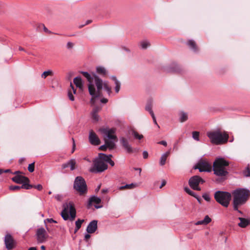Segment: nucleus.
<instances>
[{"instance_id": "obj_1", "label": "nucleus", "mask_w": 250, "mask_h": 250, "mask_svg": "<svg viewBox=\"0 0 250 250\" xmlns=\"http://www.w3.org/2000/svg\"><path fill=\"white\" fill-rule=\"evenodd\" d=\"M80 73L88 82V91L89 94L92 96L90 102L94 104V99L101 96V90L103 88V80L94 73H92V74L85 71H81Z\"/></svg>"}, {"instance_id": "obj_2", "label": "nucleus", "mask_w": 250, "mask_h": 250, "mask_svg": "<svg viewBox=\"0 0 250 250\" xmlns=\"http://www.w3.org/2000/svg\"><path fill=\"white\" fill-rule=\"evenodd\" d=\"M100 131L104 135L105 144L100 146L99 149L103 151H105L107 148H109V149H114L115 147V144L112 140L117 139V136L115 135L116 129L114 128H103L100 129Z\"/></svg>"}, {"instance_id": "obj_3", "label": "nucleus", "mask_w": 250, "mask_h": 250, "mask_svg": "<svg viewBox=\"0 0 250 250\" xmlns=\"http://www.w3.org/2000/svg\"><path fill=\"white\" fill-rule=\"evenodd\" d=\"M233 208L237 210V206L244 205L250 196V190L247 188H239L233 192Z\"/></svg>"}, {"instance_id": "obj_4", "label": "nucleus", "mask_w": 250, "mask_h": 250, "mask_svg": "<svg viewBox=\"0 0 250 250\" xmlns=\"http://www.w3.org/2000/svg\"><path fill=\"white\" fill-rule=\"evenodd\" d=\"M207 136L209 139L210 143L215 145L226 144L229 139L228 134L225 131L222 132L218 129L207 132Z\"/></svg>"}, {"instance_id": "obj_5", "label": "nucleus", "mask_w": 250, "mask_h": 250, "mask_svg": "<svg viewBox=\"0 0 250 250\" xmlns=\"http://www.w3.org/2000/svg\"><path fill=\"white\" fill-rule=\"evenodd\" d=\"M229 165V162L223 158H218L213 162V171L214 174L220 177L227 175L228 172L226 167Z\"/></svg>"}, {"instance_id": "obj_6", "label": "nucleus", "mask_w": 250, "mask_h": 250, "mask_svg": "<svg viewBox=\"0 0 250 250\" xmlns=\"http://www.w3.org/2000/svg\"><path fill=\"white\" fill-rule=\"evenodd\" d=\"M62 208L61 213L62 219L65 221H73L76 217V210L73 203L72 202H65L63 204Z\"/></svg>"}, {"instance_id": "obj_7", "label": "nucleus", "mask_w": 250, "mask_h": 250, "mask_svg": "<svg viewBox=\"0 0 250 250\" xmlns=\"http://www.w3.org/2000/svg\"><path fill=\"white\" fill-rule=\"evenodd\" d=\"M231 197V194L227 191L218 190L214 193V199L216 202L226 208L229 206Z\"/></svg>"}, {"instance_id": "obj_8", "label": "nucleus", "mask_w": 250, "mask_h": 250, "mask_svg": "<svg viewBox=\"0 0 250 250\" xmlns=\"http://www.w3.org/2000/svg\"><path fill=\"white\" fill-rule=\"evenodd\" d=\"M73 188L80 192V195L85 193L87 192V186L85 180L82 176L76 177Z\"/></svg>"}, {"instance_id": "obj_9", "label": "nucleus", "mask_w": 250, "mask_h": 250, "mask_svg": "<svg viewBox=\"0 0 250 250\" xmlns=\"http://www.w3.org/2000/svg\"><path fill=\"white\" fill-rule=\"evenodd\" d=\"M93 167L89 169L90 172L92 173L102 172L107 169L108 166L101 159L97 157L93 161Z\"/></svg>"}, {"instance_id": "obj_10", "label": "nucleus", "mask_w": 250, "mask_h": 250, "mask_svg": "<svg viewBox=\"0 0 250 250\" xmlns=\"http://www.w3.org/2000/svg\"><path fill=\"white\" fill-rule=\"evenodd\" d=\"M205 181L201 177L195 175L190 178L188 180L189 187L193 190L200 191L201 188L199 187L200 184H203Z\"/></svg>"}, {"instance_id": "obj_11", "label": "nucleus", "mask_w": 250, "mask_h": 250, "mask_svg": "<svg viewBox=\"0 0 250 250\" xmlns=\"http://www.w3.org/2000/svg\"><path fill=\"white\" fill-rule=\"evenodd\" d=\"M120 143L123 147L126 150L127 153H137L139 151V148H133L129 144L128 141L125 137H121L120 139Z\"/></svg>"}, {"instance_id": "obj_12", "label": "nucleus", "mask_w": 250, "mask_h": 250, "mask_svg": "<svg viewBox=\"0 0 250 250\" xmlns=\"http://www.w3.org/2000/svg\"><path fill=\"white\" fill-rule=\"evenodd\" d=\"M195 169H198L200 172H210L211 170V166L208 162L202 161L198 163Z\"/></svg>"}, {"instance_id": "obj_13", "label": "nucleus", "mask_w": 250, "mask_h": 250, "mask_svg": "<svg viewBox=\"0 0 250 250\" xmlns=\"http://www.w3.org/2000/svg\"><path fill=\"white\" fill-rule=\"evenodd\" d=\"M36 235L38 242L41 243L45 242L48 236L46 231L43 228L37 229Z\"/></svg>"}, {"instance_id": "obj_14", "label": "nucleus", "mask_w": 250, "mask_h": 250, "mask_svg": "<svg viewBox=\"0 0 250 250\" xmlns=\"http://www.w3.org/2000/svg\"><path fill=\"white\" fill-rule=\"evenodd\" d=\"M88 139L89 143L94 146H98L101 143L100 139L97 134L92 130L89 131Z\"/></svg>"}, {"instance_id": "obj_15", "label": "nucleus", "mask_w": 250, "mask_h": 250, "mask_svg": "<svg viewBox=\"0 0 250 250\" xmlns=\"http://www.w3.org/2000/svg\"><path fill=\"white\" fill-rule=\"evenodd\" d=\"M5 247L8 250H11L14 246V240L10 234H7L4 238Z\"/></svg>"}, {"instance_id": "obj_16", "label": "nucleus", "mask_w": 250, "mask_h": 250, "mask_svg": "<svg viewBox=\"0 0 250 250\" xmlns=\"http://www.w3.org/2000/svg\"><path fill=\"white\" fill-rule=\"evenodd\" d=\"M98 221L96 220H92L88 225L86 231L89 233H93L96 231L97 229Z\"/></svg>"}, {"instance_id": "obj_17", "label": "nucleus", "mask_w": 250, "mask_h": 250, "mask_svg": "<svg viewBox=\"0 0 250 250\" xmlns=\"http://www.w3.org/2000/svg\"><path fill=\"white\" fill-rule=\"evenodd\" d=\"M101 202V199L100 198L95 196L92 195L90 197L87 202L86 207L88 209H89L92 205V203H95L99 204Z\"/></svg>"}, {"instance_id": "obj_18", "label": "nucleus", "mask_w": 250, "mask_h": 250, "mask_svg": "<svg viewBox=\"0 0 250 250\" xmlns=\"http://www.w3.org/2000/svg\"><path fill=\"white\" fill-rule=\"evenodd\" d=\"M182 70V69L181 66L175 63H172L171 66L168 67L167 69V71L168 72L180 73Z\"/></svg>"}, {"instance_id": "obj_19", "label": "nucleus", "mask_w": 250, "mask_h": 250, "mask_svg": "<svg viewBox=\"0 0 250 250\" xmlns=\"http://www.w3.org/2000/svg\"><path fill=\"white\" fill-rule=\"evenodd\" d=\"M73 83L80 89L82 90L83 87V82L80 76L75 77L73 80Z\"/></svg>"}, {"instance_id": "obj_20", "label": "nucleus", "mask_w": 250, "mask_h": 250, "mask_svg": "<svg viewBox=\"0 0 250 250\" xmlns=\"http://www.w3.org/2000/svg\"><path fill=\"white\" fill-rule=\"evenodd\" d=\"M238 219L240 221V222L238 223V225L241 228H246L247 226L250 224V221L247 219L239 217Z\"/></svg>"}, {"instance_id": "obj_21", "label": "nucleus", "mask_w": 250, "mask_h": 250, "mask_svg": "<svg viewBox=\"0 0 250 250\" xmlns=\"http://www.w3.org/2000/svg\"><path fill=\"white\" fill-rule=\"evenodd\" d=\"M211 221V219L208 215L205 216L204 219L195 223V225H206Z\"/></svg>"}, {"instance_id": "obj_22", "label": "nucleus", "mask_w": 250, "mask_h": 250, "mask_svg": "<svg viewBox=\"0 0 250 250\" xmlns=\"http://www.w3.org/2000/svg\"><path fill=\"white\" fill-rule=\"evenodd\" d=\"M179 122L181 123H183L186 122L188 119V114L187 113L181 111L179 113Z\"/></svg>"}, {"instance_id": "obj_23", "label": "nucleus", "mask_w": 250, "mask_h": 250, "mask_svg": "<svg viewBox=\"0 0 250 250\" xmlns=\"http://www.w3.org/2000/svg\"><path fill=\"white\" fill-rule=\"evenodd\" d=\"M187 45L189 47L190 49L192 50L194 52H197V47L195 42L193 40H188L187 42Z\"/></svg>"}, {"instance_id": "obj_24", "label": "nucleus", "mask_w": 250, "mask_h": 250, "mask_svg": "<svg viewBox=\"0 0 250 250\" xmlns=\"http://www.w3.org/2000/svg\"><path fill=\"white\" fill-rule=\"evenodd\" d=\"M112 157V155L111 154H109V155H107L104 153H100L99 154L98 157H97V158L101 159V160H102V161H103V162L105 161L106 163H107Z\"/></svg>"}, {"instance_id": "obj_25", "label": "nucleus", "mask_w": 250, "mask_h": 250, "mask_svg": "<svg viewBox=\"0 0 250 250\" xmlns=\"http://www.w3.org/2000/svg\"><path fill=\"white\" fill-rule=\"evenodd\" d=\"M169 154V152L167 151L162 155L160 160V165L161 166H164L165 164L167 158Z\"/></svg>"}, {"instance_id": "obj_26", "label": "nucleus", "mask_w": 250, "mask_h": 250, "mask_svg": "<svg viewBox=\"0 0 250 250\" xmlns=\"http://www.w3.org/2000/svg\"><path fill=\"white\" fill-rule=\"evenodd\" d=\"M84 222L83 219H78L75 222V228L74 229V233H76L78 230L81 228L82 223Z\"/></svg>"}, {"instance_id": "obj_27", "label": "nucleus", "mask_w": 250, "mask_h": 250, "mask_svg": "<svg viewBox=\"0 0 250 250\" xmlns=\"http://www.w3.org/2000/svg\"><path fill=\"white\" fill-rule=\"evenodd\" d=\"M152 101L151 100H149L147 102V104L145 107V109L148 112H149L151 115L154 114L153 110H152Z\"/></svg>"}, {"instance_id": "obj_28", "label": "nucleus", "mask_w": 250, "mask_h": 250, "mask_svg": "<svg viewBox=\"0 0 250 250\" xmlns=\"http://www.w3.org/2000/svg\"><path fill=\"white\" fill-rule=\"evenodd\" d=\"M130 134H131L134 138V139L141 140L143 138V135L142 134H139L135 130L132 129L129 131Z\"/></svg>"}, {"instance_id": "obj_29", "label": "nucleus", "mask_w": 250, "mask_h": 250, "mask_svg": "<svg viewBox=\"0 0 250 250\" xmlns=\"http://www.w3.org/2000/svg\"><path fill=\"white\" fill-rule=\"evenodd\" d=\"M137 186L136 184L131 183L130 184H126L125 186L120 187L119 188V189L120 190H123L125 188L127 189H133L135 188Z\"/></svg>"}, {"instance_id": "obj_30", "label": "nucleus", "mask_w": 250, "mask_h": 250, "mask_svg": "<svg viewBox=\"0 0 250 250\" xmlns=\"http://www.w3.org/2000/svg\"><path fill=\"white\" fill-rule=\"evenodd\" d=\"M22 175H16L12 178V180L17 184H22L23 183Z\"/></svg>"}, {"instance_id": "obj_31", "label": "nucleus", "mask_w": 250, "mask_h": 250, "mask_svg": "<svg viewBox=\"0 0 250 250\" xmlns=\"http://www.w3.org/2000/svg\"><path fill=\"white\" fill-rule=\"evenodd\" d=\"M96 72L97 73L103 75H105L106 74L105 68L101 66H99L96 67Z\"/></svg>"}, {"instance_id": "obj_32", "label": "nucleus", "mask_w": 250, "mask_h": 250, "mask_svg": "<svg viewBox=\"0 0 250 250\" xmlns=\"http://www.w3.org/2000/svg\"><path fill=\"white\" fill-rule=\"evenodd\" d=\"M104 86V88L106 90V91L107 92L108 95H109L110 93H111V87L108 85V83L107 82H104V83L103 82V87Z\"/></svg>"}, {"instance_id": "obj_33", "label": "nucleus", "mask_w": 250, "mask_h": 250, "mask_svg": "<svg viewBox=\"0 0 250 250\" xmlns=\"http://www.w3.org/2000/svg\"><path fill=\"white\" fill-rule=\"evenodd\" d=\"M184 191L194 198L197 195L194 192L191 190L188 187H185Z\"/></svg>"}, {"instance_id": "obj_34", "label": "nucleus", "mask_w": 250, "mask_h": 250, "mask_svg": "<svg viewBox=\"0 0 250 250\" xmlns=\"http://www.w3.org/2000/svg\"><path fill=\"white\" fill-rule=\"evenodd\" d=\"M52 75H53L52 71L49 70L43 72V73L42 74L41 77H42V78L45 79L48 76H50V75L52 76Z\"/></svg>"}, {"instance_id": "obj_35", "label": "nucleus", "mask_w": 250, "mask_h": 250, "mask_svg": "<svg viewBox=\"0 0 250 250\" xmlns=\"http://www.w3.org/2000/svg\"><path fill=\"white\" fill-rule=\"evenodd\" d=\"M69 167L71 170H73L75 169L76 161L75 159H72L69 160Z\"/></svg>"}, {"instance_id": "obj_36", "label": "nucleus", "mask_w": 250, "mask_h": 250, "mask_svg": "<svg viewBox=\"0 0 250 250\" xmlns=\"http://www.w3.org/2000/svg\"><path fill=\"white\" fill-rule=\"evenodd\" d=\"M21 188L25 189H30L33 188V185L29 183H24L21 186Z\"/></svg>"}, {"instance_id": "obj_37", "label": "nucleus", "mask_w": 250, "mask_h": 250, "mask_svg": "<svg viewBox=\"0 0 250 250\" xmlns=\"http://www.w3.org/2000/svg\"><path fill=\"white\" fill-rule=\"evenodd\" d=\"M243 174L245 177H250V169L249 168V165L243 170Z\"/></svg>"}, {"instance_id": "obj_38", "label": "nucleus", "mask_w": 250, "mask_h": 250, "mask_svg": "<svg viewBox=\"0 0 250 250\" xmlns=\"http://www.w3.org/2000/svg\"><path fill=\"white\" fill-rule=\"evenodd\" d=\"M150 45V43L147 41H143L141 42V46L143 49H146Z\"/></svg>"}, {"instance_id": "obj_39", "label": "nucleus", "mask_w": 250, "mask_h": 250, "mask_svg": "<svg viewBox=\"0 0 250 250\" xmlns=\"http://www.w3.org/2000/svg\"><path fill=\"white\" fill-rule=\"evenodd\" d=\"M199 132L193 131L192 132V138L197 141H199Z\"/></svg>"}, {"instance_id": "obj_40", "label": "nucleus", "mask_w": 250, "mask_h": 250, "mask_svg": "<svg viewBox=\"0 0 250 250\" xmlns=\"http://www.w3.org/2000/svg\"><path fill=\"white\" fill-rule=\"evenodd\" d=\"M91 117L93 121L95 122H98L99 119V116L98 114V113H91Z\"/></svg>"}, {"instance_id": "obj_41", "label": "nucleus", "mask_w": 250, "mask_h": 250, "mask_svg": "<svg viewBox=\"0 0 250 250\" xmlns=\"http://www.w3.org/2000/svg\"><path fill=\"white\" fill-rule=\"evenodd\" d=\"M35 162H33L28 165V170L30 172H32L34 171Z\"/></svg>"}, {"instance_id": "obj_42", "label": "nucleus", "mask_w": 250, "mask_h": 250, "mask_svg": "<svg viewBox=\"0 0 250 250\" xmlns=\"http://www.w3.org/2000/svg\"><path fill=\"white\" fill-rule=\"evenodd\" d=\"M9 189L11 190H20L21 189V186H10L9 188Z\"/></svg>"}, {"instance_id": "obj_43", "label": "nucleus", "mask_w": 250, "mask_h": 250, "mask_svg": "<svg viewBox=\"0 0 250 250\" xmlns=\"http://www.w3.org/2000/svg\"><path fill=\"white\" fill-rule=\"evenodd\" d=\"M203 198L207 201V202H209L210 200V197L208 193H205L202 195Z\"/></svg>"}, {"instance_id": "obj_44", "label": "nucleus", "mask_w": 250, "mask_h": 250, "mask_svg": "<svg viewBox=\"0 0 250 250\" xmlns=\"http://www.w3.org/2000/svg\"><path fill=\"white\" fill-rule=\"evenodd\" d=\"M115 92L116 93H118L119 91H120V89L121 83L119 82H117L116 83H115Z\"/></svg>"}, {"instance_id": "obj_45", "label": "nucleus", "mask_w": 250, "mask_h": 250, "mask_svg": "<svg viewBox=\"0 0 250 250\" xmlns=\"http://www.w3.org/2000/svg\"><path fill=\"white\" fill-rule=\"evenodd\" d=\"M21 178L22 179V182H23V183H22V185L24 183H30V180L28 177L24 176H22V177H21Z\"/></svg>"}, {"instance_id": "obj_46", "label": "nucleus", "mask_w": 250, "mask_h": 250, "mask_svg": "<svg viewBox=\"0 0 250 250\" xmlns=\"http://www.w3.org/2000/svg\"><path fill=\"white\" fill-rule=\"evenodd\" d=\"M68 97H69V99L70 100H71V101H74L75 98H74V97L73 95V94L72 93L71 91H68Z\"/></svg>"}, {"instance_id": "obj_47", "label": "nucleus", "mask_w": 250, "mask_h": 250, "mask_svg": "<svg viewBox=\"0 0 250 250\" xmlns=\"http://www.w3.org/2000/svg\"><path fill=\"white\" fill-rule=\"evenodd\" d=\"M69 166H70V164H69V160L66 163L62 164V168L65 169L66 168L69 167Z\"/></svg>"}, {"instance_id": "obj_48", "label": "nucleus", "mask_w": 250, "mask_h": 250, "mask_svg": "<svg viewBox=\"0 0 250 250\" xmlns=\"http://www.w3.org/2000/svg\"><path fill=\"white\" fill-rule=\"evenodd\" d=\"M101 110V107L99 106H95L93 108L91 113H98V112Z\"/></svg>"}, {"instance_id": "obj_49", "label": "nucleus", "mask_w": 250, "mask_h": 250, "mask_svg": "<svg viewBox=\"0 0 250 250\" xmlns=\"http://www.w3.org/2000/svg\"><path fill=\"white\" fill-rule=\"evenodd\" d=\"M74 46V44L73 43L71 42H68L67 43V44H66V47L67 48V49H71Z\"/></svg>"}, {"instance_id": "obj_50", "label": "nucleus", "mask_w": 250, "mask_h": 250, "mask_svg": "<svg viewBox=\"0 0 250 250\" xmlns=\"http://www.w3.org/2000/svg\"><path fill=\"white\" fill-rule=\"evenodd\" d=\"M33 188L37 189L38 190H41L42 189V186L41 184H38L36 186H33Z\"/></svg>"}, {"instance_id": "obj_51", "label": "nucleus", "mask_w": 250, "mask_h": 250, "mask_svg": "<svg viewBox=\"0 0 250 250\" xmlns=\"http://www.w3.org/2000/svg\"><path fill=\"white\" fill-rule=\"evenodd\" d=\"M92 22V21L90 20H87L85 22V23L84 24H82V25H81L79 26V28H82L84 26L86 25H87V24H89V23H90L91 22Z\"/></svg>"}, {"instance_id": "obj_52", "label": "nucleus", "mask_w": 250, "mask_h": 250, "mask_svg": "<svg viewBox=\"0 0 250 250\" xmlns=\"http://www.w3.org/2000/svg\"><path fill=\"white\" fill-rule=\"evenodd\" d=\"M151 117H152V118L153 119V121L154 122V123L157 125V126L159 127V125H158L157 123V121H156V117L155 116V115L154 114H153L152 115H151Z\"/></svg>"}, {"instance_id": "obj_53", "label": "nucleus", "mask_w": 250, "mask_h": 250, "mask_svg": "<svg viewBox=\"0 0 250 250\" xmlns=\"http://www.w3.org/2000/svg\"><path fill=\"white\" fill-rule=\"evenodd\" d=\"M143 158L144 159L147 158L148 156V152L146 150L144 151L143 152Z\"/></svg>"}, {"instance_id": "obj_54", "label": "nucleus", "mask_w": 250, "mask_h": 250, "mask_svg": "<svg viewBox=\"0 0 250 250\" xmlns=\"http://www.w3.org/2000/svg\"><path fill=\"white\" fill-rule=\"evenodd\" d=\"M46 221L50 223H57V222L56 221H55V220H54L52 218L47 219Z\"/></svg>"}, {"instance_id": "obj_55", "label": "nucleus", "mask_w": 250, "mask_h": 250, "mask_svg": "<svg viewBox=\"0 0 250 250\" xmlns=\"http://www.w3.org/2000/svg\"><path fill=\"white\" fill-rule=\"evenodd\" d=\"M158 144L163 145L165 146H167V143L165 141H161L159 142L158 143Z\"/></svg>"}, {"instance_id": "obj_56", "label": "nucleus", "mask_w": 250, "mask_h": 250, "mask_svg": "<svg viewBox=\"0 0 250 250\" xmlns=\"http://www.w3.org/2000/svg\"><path fill=\"white\" fill-rule=\"evenodd\" d=\"M43 26V30L45 32L50 33L51 32L44 26V24H42Z\"/></svg>"}, {"instance_id": "obj_57", "label": "nucleus", "mask_w": 250, "mask_h": 250, "mask_svg": "<svg viewBox=\"0 0 250 250\" xmlns=\"http://www.w3.org/2000/svg\"><path fill=\"white\" fill-rule=\"evenodd\" d=\"M166 183H167V182L166 180H163L162 182L161 185L160 186V188H162L164 186H165L166 185Z\"/></svg>"}, {"instance_id": "obj_58", "label": "nucleus", "mask_w": 250, "mask_h": 250, "mask_svg": "<svg viewBox=\"0 0 250 250\" xmlns=\"http://www.w3.org/2000/svg\"><path fill=\"white\" fill-rule=\"evenodd\" d=\"M111 78L112 80L114 81L115 83H116L117 82H119V81L117 80V79L116 76H111Z\"/></svg>"}, {"instance_id": "obj_59", "label": "nucleus", "mask_w": 250, "mask_h": 250, "mask_svg": "<svg viewBox=\"0 0 250 250\" xmlns=\"http://www.w3.org/2000/svg\"><path fill=\"white\" fill-rule=\"evenodd\" d=\"M195 198L197 199L198 203H199L200 204L201 203L202 199L201 198V197L200 196H199L198 195H197Z\"/></svg>"}, {"instance_id": "obj_60", "label": "nucleus", "mask_w": 250, "mask_h": 250, "mask_svg": "<svg viewBox=\"0 0 250 250\" xmlns=\"http://www.w3.org/2000/svg\"><path fill=\"white\" fill-rule=\"evenodd\" d=\"M90 238V235L88 234V233H86L85 234V236H84V240L85 241H87V240L88 239H89Z\"/></svg>"}, {"instance_id": "obj_61", "label": "nucleus", "mask_w": 250, "mask_h": 250, "mask_svg": "<svg viewBox=\"0 0 250 250\" xmlns=\"http://www.w3.org/2000/svg\"><path fill=\"white\" fill-rule=\"evenodd\" d=\"M108 164H109L110 165H111L112 167L114 166L115 165V163L114 161H113L111 159L109 160V161L107 162Z\"/></svg>"}, {"instance_id": "obj_62", "label": "nucleus", "mask_w": 250, "mask_h": 250, "mask_svg": "<svg viewBox=\"0 0 250 250\" xmlns=\"http://www.w3.org/2000/svg\"><path fill=\"white\" fill-rule=\"evenodd\" d=\"M108 102V100L105 98H103L101 100V102L102 103L105 104Z\"/></svg>"}, {"instance_id": "obj_63", "label": "nucleus", "mask_w": 250, "mask_h": 250, "mask_svg": "<svg viewBox=\"0 0 250 250\" xmlns=\"http://www.w3.org/2000/svg\"><path fill=\"white\" fill-rule=\"evenodd\" d=\"M70 86L71 87V88L73 90V93L74 94H75L76 92V89L74 88V86L72 85V83H70Z\"/></svg>"}, {"instance_id": "obj_64", "label": "nucleus", "mask_w": 250, "mask_h": 250, "mask_svg": "<svg viewBox=\"0 0 250 250\" xmlns=\"http://www.w3.org/2000/svg\"><path fill=\"white\" fill-rule=\"evenodd\" d=\"M107 191H108V189L107 188L103 189L101 191L102 193H103V194H104V193L107 192Z\"/></svg>"}]
</instances>
